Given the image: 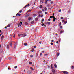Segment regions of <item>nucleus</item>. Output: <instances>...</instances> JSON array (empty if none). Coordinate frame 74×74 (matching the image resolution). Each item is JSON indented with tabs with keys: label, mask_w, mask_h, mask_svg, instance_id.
Listing matches in <instances>:
<instances>
[{
	"label": "nucleus",
	"mask_w": 74,
	"mask_h": 74,
	"mask_svg": "<svg viewBox=\"0 0 74 74\" xmlns=\"http://www.w3.org/2000/svg\"><path fill=\"white\" fill-rule=\"evenodd\" d=\"M21 36H22V37H25L26 36H27V35L26 34V33H24V34H20Z\"/></svg>",
	"instance_id": "1"
},
{
	"label": "nucleus",
	"mask_w": 74,
	"mask_h": 74,
	"mask_svg": "<svg viewBox=\"0 0 74 74\" xmlns=\"http://www.w3.org/2000/svg\"><path fill=\"white\" fill-rule=\"evenodd\" d=\"M62 72L64 74H69V72L66 71H62Z\"/></svg>",
	"instance_id": "2"
},
{
	"label": "nucleus",
	"mask_w": 74,
	"mask_h": 74,
	"mask_svg": "<svg viewBox=\"0 0 74 74\" xmlns=\"http://www.w3.org/2000/svg\"><path fill=\"white\" fill-rule=\"evenodd\" d=\"M18 15L20 16H21V14H19V13H17L16 14V16H18Z\"/></svg>",
	"instance_id": "3"
},
{
	"label": "nucleus",
	"mask_w": 74,
	"mask_h": 74,
	"mask_svg": "<svg viewBox=\"0 0 74 74\" xmlns=\"http://www.w3.org/2000/svg\"><path fill=\"white\" fill-rule=\"evenodd\" d=\"M16 43H15V44L14 45V48H16Z\"/></svg>",
	"instance_id": "4"
},
{
	"label": "nucleus",
	"mask_w": 74,
	"mask_h": 74,
	"mask_svg": "<svg viewBox=\"0 0 74 74\" xmlns=\"http://www.w3.org/2000/svg\"><path fill=\"white\" fill-rule=\"evenodd\" d=\"M41 13H42V11L41 10H40L38 12V14H41Z\"/></svg>",
	"instance_id": "5"
},
{
	"label": "nucleus",
	"mask_w": 74,
	"mask_h": 74,
	"mask_svg": "<svg viewBox=\"0 0 74 74\" xmlns=\"http://www.w3.org/2000/svg\"><path fill=\"white\" fill-rule=\"evenodd\" d=\"M52 71L53 73H55V71L54 70V69H53L52 70Z\"/></svg>",
	"instance_id": "6"
},
{
	"label": "nucleus",
	"mask_w": 74,
	"mask_h": 74,
	"mask_svg": "<svg viewBox=\"0 0 74 74\" xmlns=\"http://www.w3.org/2000/svg\"><path fill=\"white\" fill-rule=\"evenodd\" d=\"M22 22H21L20 23H19V25L20 26H22Z\"/></svg>",
	"instance_id": "7"
},
{
	"label": "nucleus",
	"mask_w": 74,
	"mask_h": 74,
	"mask_svg": "<svg viewBox=\"0 0 74 74\" xmlns=\"http://www.w3.org/2000/svg\"><path fill=\"white\" fill-rule=\"evenodd\" d=\"M54 66H55V68H57V65H56V64H54Z\"/></svg>",
	"instance_id": "8"
},
{
	"label": "nucleus",
	"mask_w": 74,
	"mask_h": 74,
	"mask_svg": "<svg viewBox=\"0 0 74 74\" xmlns=\"http://www.w3.org/2000/svg\"><path fill=\"white\" fill-rule=\"evenodd\" d=\"M29 15H30V14H28L25 17L26 18V17H28V16H29Z\"/></svg>",
	"instance_id": "9"
},
{
	"label": "nucleus",
	"mask_w": 74,
	"mask_h": 74,
	"mask_svg": "<svg viewBox=\"0 0 74 74\" xmlns=\"http://www.w3.org/2000/svg\"><path fill=\"white\" fill-rule=\"evenodd\" d=\"M40 2L42 3H44V0H40Z\"/></svg>",
	"instance_id": "10"
},
{
	"label": "nucleus",
	"mask_w": 74,
	"mask_h": 74,
	"mask_svg": "<svg viewBox=\"0 0 74 74\" xmlns=\"http://www.w3.org/2000/svg\"><path fill=\"white\" fill-rule=\"evenodd\" d=\"M24 45L25 46H27V43H24Z\"/></svg>",
	"instance_id": "11"
},
{
	"label": "nucleus",
	"mask_w": 74,
	"mask_h": 74,
	"mask_svg": "<svg viewBox=\"0 0 74 74\" xmlns=\"http://www.w3.org/2000/svg\"><path fill=\"white\" fill-rule=\"evenodd\" d=\"M47 3H48V1H45V4H47Z\"/></svg>",
	"instance_id": "12"
},
{
	"label": "nucleus",
	"mask_w": 74,
	"mask_h": 74,
	"mask_svg": "<svg viewBox=\"0 0 74 74\" xmlns=\"http://www.w3.org/2000/svg\"><path fill=\"white\" fill-rule=\"evenodd\" d=\"M30 69L32 70H34V69L32 67H30Z\"/></svg>",
	"instance_id": "13"
},
{
	"label": "nucleus",
	"mask_w": 74,
	"mask_h": 74,
	"mask_svg": "<svg viewBox=\"0 0 74 74\" xmlns=\"http://www.w3.org/2000/svg\"><path fill=\"white\" fill-rule=\"evenodd\" d=\"M31 19V18L30 17H29L28 18V21H30Z\"/></svg>",
	"instance_id": "14"
},
{
	"label": "nucleus",
	"mask_w": 74,
	"mask_h": 74,
	"mask_svg": "<svg viewBox=\"0 0 74 74\" xmlns=\"http://www.w3.org/2000/svg\"><path fill=\"white\" fill-rule=\"evenodd\" d=\"M4 35H2L1 38V39H3V38H4Z\"/></svg>",
	"instance_id": "15"
},
{
	"label": "nucleus",
	"mask_w": 74,
	"mask_h": 74,
	"mask_svg": "<svg viewBox=\"0 0 74 74\" xmlns=\"http://www.w3.org/2000/svg\"><path fill=\"white\" fill-rule=\"evenodd\" d=\"M3 50L1 49L0 50V53H2L3 52Z\"/></svg>",
	"instance_id": "16"
},
{
	"label": "nucleus",
	"mask_w": 74,
	"mask_h": 74,
	"mask_svg": "<svg viewBox=\"0 0 74 74\" xmlns=\"http://www.w3.org/2000/svg\"><path fill=\"white\" fill-rule=\"evenodd\" d=\"M47 23H48V25H50V24H51V22H47Z\"/></svg>",
	"instance_id": "17"
},
{
	"label": "nucleus",
	"mask_w": 74,
	"mask_h": 74,
	"mask_svg": "<svg viewBox=\"0 0 74 74\" xmlns=\"http://www.w3.org/2000/svg\"><path fill=\"white\" fill-rule=\"evenodd\" d=\"M51 69H53V67H52V64H51Z\"/></svg>",
	"instance_id": "18"
},
{
	"label": "nucleus",
	"mask_w": 74,
	"mask_h": 74,
	"mask_svg": "<svg viewBox=\"0 0 74 74\" xmlns=\"http://www.w3.org/2000/svg\"><path fill=\"white\" fill-rule=\"evenodd\" d=\"M71 68L72 69H73L74 68V66H72L71 67Z\"/></svg>",
	"instance_id": "19"
},
{
	"label": "nucleus",
	"mask_w": 74,
	"mask_h": 74,
	"mask_svg": "<svg viewBox=\"0 0 74 74\" xmlns=\"http://www.w3.org/2000/svg\"><path fill=\"white\" fill-rule=\"evenodd\" d=\"M10 26V25H8L7 26H6V27H9Z\"/></svg>",
	"instance_id": "20"
},
{
	"label": "nucleus",
	"mask_w": 74,
	"mask_h": 74,
	"mask_svg": "<svg viewBox=\"0 0 74 74\" xmlns=\"http://www.w3.org/2000/svg\"><path fill=\"white\" fill-rule=\"evenodd\" d=\"M59 53H57V56H59Z\"/></svg>",
	"instance_id": "21"
},
{
	"label": "nucleus",
	"mask_w": 74,
	"mask_h": 74,
	"mask_svg": "<svg viewBox=\"0 0 74 74\" xmlns=\"http://www.w3.org/2000/svg\"><path fill=\"white\" fill-rule=\"evenodd\" d=\"M25 25H28V23H27V22H26L25 23Z\"/></svg>",
	"instance_id": "22"
},
{
	"label": "nucleus",
	"mask_w": 74,
	"mask_h": 74,
	"mask_svg": "<svg viewBox=\"0 0 74 74\" xmlns=\"http://www.w3.org/2000/svg\"><path fill=\"white\" fill-rule=\"evenodd\" d=\"M44 9L45 11H47V8L46 7H45Z\"/></svg>",
	"instance_id": "23"
},
{
	"label": "nucleus",
	"mask_w": 74,
	"mask_h": 74,
	"mask_svg": "<svg viewBox=\"0 0 74 74\" xmlns=\"http://www.w3.org/2000/svg\"><path fill=\"white\" fill-rule=\"evenodd\" d=\"M34 23V22L33 21H32L31 22V24H33V23Z\"/></svg>",
	"instance_id": "24"
},
{
	"label": "nucleus",
	"mask_w": 74,
	"mask_h": 74,
	"mask_svg": "<svg viewBox=\"0 0 74 74\" xmlns=\"http://www.w3.org/2000/svg\"><path fill=\"white\" fill-rule=\"evenodd\" d=\"M42 5H40V7H39V8H42Z\"/></svg>",
	"instance_id": "25"
},
{
	"label": "nucleus",
	"mask_w": 74,
	"mask_h": 74,
	"mask_svg": "<svg viewBox=\"0 0 74 74\" xmlns=\"http://www.w3.org/2000/svg\"><path fill=\"white\" fill-rule=\"evenodd\" d=\"M30 57H31V58H33V56L32 55H30Z\"/></svg>",
	"instance_id": "26"
},
{
	"label": "nucleus",
	"mask_w": 74,
	"mask_h": 74,
	"mask_svg": "<svg viewBox=\"0 0 74 74\" xmlns=\"http://www.w3.org/2000/svg\"><path fill=\"white\" fill-rule=\"evenodd\" d=\"M63 33V31H61L60 33Z\"/></svg>",
	"instance_id": "27"
},
{
	"label": "nucleus",
	"mask_w": 74,
	"mask_h": 74,
	"mask_svg": "<svg viewBox=\"0 0 74 74\" xmlns=\"http://www.w3.org/2000/svg\"><path fill=\"white\" fill-rule=\"evenodd\" d=\"M67 21H65L64 22V23H65V24H66V23H67Z\"/></svg>",
	"instance_id": "28"
},
{
	"label": "nucleus",
	"mask_w": 74,
	"mask_h": 74,
	"mask_svg": "<svg viewBox=\"0 0 74 74\" xmlns=\"http://www.w3.org/2000/svg\"><path fill=\"white\" fill-rule=\"evenodd\" d=\"M38 18H35L36 21H37V20H38Z\"/></svg>",
	"instance_id": "29"
},
{
	"label": "nucleus",
	"mask_w": 74,
	"mask_h": 74,
	"mask_svg": "<svg viewBox=\"0 0 74 74\" xmlns=\"http://www.w3.org/2000/svg\"><path fill=\"white\" fill-rule=\"evenodd\" d=\"M53 1H52L50 3V4H53Z\"/></svg>",
	"instance_id": "30"
},
{
	"label": "nucleus",
	"mask_w": 74,
	"mask_h": 74,
	"mask_svg": "<svg viewBox=\"0 0 74 74\" xmlns=\"http://www.w3.org/2000/svg\"><path fill=\"white\" fill-rule=\"evenodd\" d=\"M12 58L11 57H9L8 58V59H10V60Z\"/></svg>",
	"instance_id": "31"
},
{
	"label": "nucleus",
	"mask_w": 74,
	"mask_h": 74,
	"mask_svg": "<svg viewBox=\"0 0 74 74\" xmlns=\"http://www.w3.org/2000/svg\"><path fill=\"white\" fill-rule=\"evenodd\" d=\"M22 12V10H21L19 12V13H21Z\"/></svg>",
	"instance_id": "32"
},
{
	"label": "nucleus",
	"mask_w": 74,
	"mask_h": 74,
	"mask_svg": "<svg viewBox=\"0 0 74 74\" xmlns=\"http://www.w3.org/2000/svg\"><path fill=\"white\" fill-rule=\"evenodd\" d=\"M53 17V16H50V19H52V18Z\"/></svg>",
	"instance_id": "33"
},
{
	"label": "nucleus",
	"mask_w": 74,
	"mask_h": 74,
	"mask_svg": "<svg viewBox=\"0 0 74 74\" xmlns=\"http://www.w3.org/2000/svg\"><path fill=\"white\" fill-rule=\"evenodd\" d=\"M41 25L42 26H45V25H44V24H41Z\"/></svg>",
	"instance_id": "34"
},
{
	"label": "nucleus",
	"mask_w": 74,
	"mask_h": 74,
	"mask_svg": "<svg viewBox=\"0 0 74 74\" xmlns=\"http://www.w3.org/2000/svg\"><path fill=\"white\" fill-rule=\"evenodd\" d=\"M10 46H11V47H12V43H10Z\"/></svg>",
	"instance_id": "35"
},
{
	"label": "nucleus",
	"mask_w": 74,
	"mask_h": 74,
	"mask_svg": "<svg viewBox=\"0 0 74 74\" xmlns=\"http://www.w3.org/2000/svg\"><path fill=\"white\" fill-rule=\"evenodd\" d=\"M44 18H43L42 19V22H44Z\"/></svg>",
	"instance_id": "36"
},
{
	"label": "nucleus",
	"mask_w": 74,
	"mask_h": 74,
	"mask_svg": "<svg viewBox=\"0 0 74 74\" xmlns=\"http://www.w3.org/2000/svg\"><path fill=\"white\" fill-rule=\"evenodd\" d=\"M32 51H34V49L33 48H32Z\"/></svg>",
	"instance_id": "37"
},
{
	"label": "nucleus",
	"mask_w": 74,
	"mask_h": 74,
	"mask_svg": "<svg viewBox=\"0 0 74 74\" xmlns=\"http://www.w3.org/2000/svg\"><path fill=\"white\" fill-rule=\"evenodd\" d=\"M15 34H14V36H13V38H15Z\"/></svg>",
	"instance_id": "38"
},
{
	"label": "nucleus",
	"mask_w": 74,
	"mask_h": 74,
	"mask_svg": "<svg viewBox=\"0 0 74 74\" xmlns=\"http://www.w3.org/2000/svg\"><path fill=\"white\" fill-rule=\"evenodd\" d=\"M45 15H47V14H48V13H47V12H45Z\"/></svg>",
	"instance_id": "39"
},
{
	"label": "nucleus",
	"mask_w": 74,
	"mask_h": 74,
	"mask_svg": "<svg viewBox=\"0 0 74 74\" xmlns=\"http://www.w3.org/2000/svg\"><path fill=\"white\" fill-rule=\"evenodd\" d=\"M29 64H32V62H29Z\"/></svg>",
	"instance_id": "40"
},
{
	"label": "nucleus",
	"mask_w": 74,
	"mask_h": 74,
	"mask_svg": "<svg viewBox=\"0 0 74 74\" xmlns=\"http://www.w3.org/2000/svg\"><path fill=\"white\" fill-rule=\"evenodd\" d=\"M16 68H17V66H16L14 67L15 69H16Z\"/></svg>",
	"instance_id": "41"
},
{
	"label": "nucleus",
	"mask_w": 74,
	"mask_h": 74,
	"mask_svg": "<svg viewBox=\"0 0 74 74\" xmlns=\"http://www.w3.org/2000/svg\"><path fill=\"white\" fill-rule=\"evenodd\" d=\"M68 12L69 13H70V10H69Z\"/></svg>",
	"instance_id": "42"
},
{
	"label": "nucleus",
	"mask_w": 74,
	"mask_h": 74,
	"mask_svg": "<svg viewBox=\"0 0 74 74\" xmlns=\"http://www.w3.org/2000/svg\"><path fill=\"white\" fill-rule=\"evenodd\" d=\"M34 48H36V46H34Z\"/></svg>",
	"instance_id": "43"
},
{
	"label": "nucleus",
	"mask_w": 74,
	"mask_h": 74,
	"mask_svg": "<svg viewBox=\"0 0 74 74\" xmlns=\"http://www.w3.org/2000/svg\"><path fill=\"white\" fill-rule=\"evenodd\" d=\"M40 16L42 17H43V15L42 14L41 16Z\"/></svg>",
	"instance_id": "44"
},
{
	"label": "nucleus",
	"mask_w": 74,
	"mask_h": 74,
	"mask_svg": "<svg viewBox=\"0 0 74 74\" xmlns=\"http://www.w3.org/2000/svg\"><path fill=\"white\" fill-rule=\"evenodd\" d=\"M41 55H42V53H40V56H41Z\"/></svg>",
	"instance_id": "45"
},
{
	"label": "nucleus",
	"mask_w": 74,
	"mask_h": 74,
	"mask_svg": "<svg viewBox=\"0 0 74 74\" xmlns=\"http://www.w3.org/2000/svg\"><path fill=\"white\" fill-rule=\"evenodd\" d=\"M61 25V22H60L59 24V26H60Z\"/></svg>",
	"instance_id": "46"
},
{
	"label": "nucleus",
	"mask_w": 74,
	"mask_h": 74,
	"mask_svg": "<svg viewBox=\"0 0 74 74\" xmlns=\"http://www.w3.org/2000/svg\"><path fill=\"white\" fill-rule=\"evenodd\" d=\"M52 18H53V19H55V17L53 16Z\"/></svg>",
	"instance_id": "47"
},
{
	"label": "nucleus",
	"mask_w": 74,
	"mask_h": 74,
	"mask_svg": "<svg viewBox=\"0 0 74 74\" xmlns=\"http://www.w3.org/2000/svg\"><path fill=\"white\" fill-rule=\"evenodd\" d=\"M48 21H51V19H50V18L49 19Z\"/></svg>",
	"instance_id": "48"
},
{
	"label": "nucleus",
	"mask_w": 74,
	"mask_h": 74,
	"mask_svg": "<svg viewBox=\"0 0 74 74\" xmlns=\"http://www.w3.org/2000/svg\"><path fill=\"white\" fill-rule=\"evenodd\" d=\"M51 45H53V43H51Z\"/></svg>",
	"instance_id": "49"
},
{
	"label": "nucleus",
	"mask_w": 74,
	"mask_h": 74,
	"mask_svg": "<svg viewBox=\"0 0 74 74\" xmlns=\"http://www.w3.org/2000/svg\"><path fill=\"white\" fill-rule=\"evenodd\" d=\"M59 12H61V10L60 9L59 10Z\"/></svg>",
	"instance_id": "50"
},
{
	"label": "nucleus",
	"mask_w": 74,
	"mask_h": 74,
	"mask_svg": "<svg viewBox=\"0 0 74 74\" xmlns=\"http://www.w3.org/2000/svg\"><path fill=\"white\" fill-rule=\"evenodd\" d=\"M61 19H63V17H61Z\"/></svg>",
	"instance_id": "51"
},
{
	"label": "nucleus",
	"mask_w": 74,
	"mask_h": 74,
	"mask_svg": "<svg viewBox=\"0 0 74 74\" xmlns=\"http://www.w3.org/2000/svg\"><path fill=\"white\" fill-rule=\"evenodd\" d=\"M59 43V41H58L57 42H56V43L58 44V43Z\"/></svg>",
	"instance_id": "52"
},
{
	"label": "nucleus",
	"mask_w": 74,
	"mask_h": 74,
	"mask_svg": "<svg viewBox=\"0 0 74 74\" xmlns=\"http://www.w3.org/2000/svg\"><path fill=\"white\" fill-rule=\"evenodd\" d=\"M47 7H49V5L48 4L47 5Z\"/></svg>",
	"instance_id": "53"
},
{
	"label": "nucleus",
	"mask_w": 74,
	"mask_h": 74,
	"mask_svg": "<svg viewBox=\"0 0 74 74\" xmlns=\"http://www.w3.org/2000/svg\"><path fill=\"white\" fill-rule=\"evenodd\" d=\"M1 58H0V62H1Z\"/></svg>",
	"instance_id": "54"
},
{
	"label": "nucleus",
	"mask_w": 74,
	"mask_h": 74,
	"mask_svg": "<svg viewBox=\"0 0 74 74\" xmlns=\"http://www.w3.org/2000/svg\"><path fill=\"white\" fill-rule=\"evenodd\" d=\"M26 7H27V5H26L25 6V7H24V8H26Z\"/></svg>",
	"instance_id": "55"
},
{
	"label": "nucleus",
	"mask_w": 74,
	"mask_h": 74,
	"mask_svg": "<svg viewBox=\"0 0 74 74\" xmlns=\"http://www.w3.org/2000/svg\"><path fill=\"white\" fill-rule=\"evenodd\" d=\"M47 55H48V54H44V55L45 56H46Z\"/></svg>",
	"instance_id": "56"
},
{
	"label": "nucleus",
	"mask_w": 74,
	"mask_h": 74,
	"mask_svg": "<svg viewBox=\"0 0 74 74\" xmlns=\"http://www.w3.org/2000/svg\"><path fill=\"white\" fill-rule=\"evenodd\" d=\"M54 42V41L53 40H52L51 42Z\"/></svg>",
	"instance_id": "57"
},
{
	"label": "nucleus",
	"mask_w": 74,
	"mask_h": 74,
	"mask_svg": "<svg viewBox=\"0 0 74 74\" xmlns=\"http://www.w3.org/2000/svg\"><path fill=\"white\" fill-rule=\"evenodd\" d=\"M60 29H62V26H60Z\"/></svg>",
	"instance_id": "58"
},
{
	"label": "nucleus",
	"mask_w": 74,
	"mask_h": 74,
	"mask_svg": "<svg viewBox=\"0 0 74 74\" xmlns=\"http://www.w3.org/2000/svg\"><path fill=\"white\" fill-rule=\"evenodd\" d=\"M29 4H28V5H26L27 6H29Z\"/></svg>",
	"instance_id": "59"
},
{
	"label": "nucleus",
	"mask_w": 74,
	"mask_h": 74,
	"mask_svg": "<svg viewBox=\"0 0 74 74\" xmlns=\"http://www.w3.org/2000/svg\"><path fill=\"white\" fill-rule=\"evenodd\" d=\"M48 68H50V66H48Z\"/></svg>",
	"instance_id": "60"
},
{
	"label": "nucleus",
	"mask_w": 74,
	"mask_h": 74,
	"mask_svg": "<svg viewBox=\"0 0 74 74\" xmlns=\"http://www.w3.org/2000/svg\"><path fill=\"white\" fill-rule=\"evenodd\" d=\"M21 36V34H20V35L18 34V36H19V37H20V36Z\"/></svg>",
	"instance_id": "61"
},
{
	"label": "nucleus",
	"mask_w": 74,
	"mask_h": 74,
	"mask_svg": "<svg viewBox=\"0 0 74 74\" xmlns=\"http://www.w3.org/2000/svg\"><path fill=\"white\" fill-rule=\"evenodd\" d=\"M55 19L54 18L53 19V22H55Z\"/></svg>",
	"instance_id": "62"
},
{
	"label": "nucleus",
	"mask_w": 74,
	"mask_h": 74,
	"mask_svg": "<svg viewBox=\"0 0 74 74\" xmlns=\"http://www.w3.org/2000/svg\"><path fill=\"white\" fill-rule=\"evenodd\" d=\"M2 34H3L2 33H1V34H0V36L2 35Z\"/></svg>",
	"instance_id": "63"
},
{
	"label": "nucleus",
	"mask_w": 74,
	"mask_h": 74,
	"mask_svg": "<svg viewBox=\"0 0 74 74\" xmlns=\"http://www.w3.org/2000/svg\"><path fill=\"white\" fill-rule=\"evenodd\" d=\"M42 11H44V10L42 9Z\"/></svg>",
	"instance_id": "64"
}]
</instances>
